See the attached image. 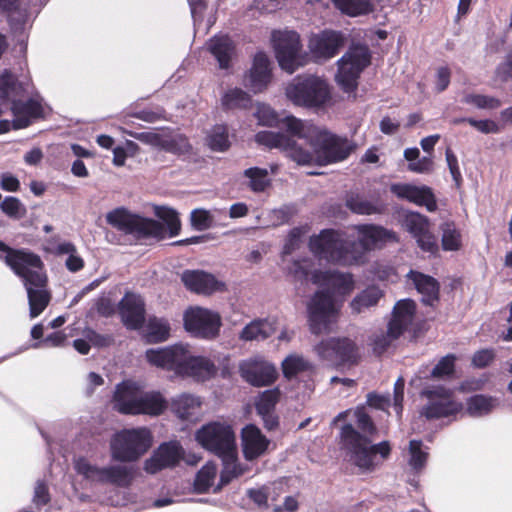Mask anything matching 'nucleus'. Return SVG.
I'll return each mask as SVG.
<instances>
[{"label":"nucleus","mask_w":512,"mask_h":512,"mask_svg":"<svg viewBox=\"0 0 512 512\" xmlns=\"http://www.w3.org/2000/svg\"><path fill=\"white\" fill-rule=\"evenodd\" d=\"M253 115L259 125L274 127L281 122L287 132L260 131L255 135L256 142L281 150L299 165L326 166L345 160L351 153L352 146L347 139L293 115L280 120L278 113L266 103H256Z\"/></svg>","instance_id":"f257e3e1"},{"label":"nucleus","mask_w":512,"mask_h":512,"mask_svg":"<svg viewBox=\"0 0 512 512\" xmlns=\"http://www.w3.org/2000/svg\"><path fill=\"white\" fill-rule=\"evenodd\" d=\"M358 242L348 240L340 231L324 229L309 239V249L313 255L340 266H358L366 262V254L388 242L397 241L396 234L382 226L373 224L355 227Z\"/></svg>","instance_id":"f03ea898"},{"label":"nucleus","mask_w":512,"mask_h":512,"mask_svg":"<svg viewBox=\"0 0 512 512\" xmlns=\"http://www.w3.org/2000/svg\"><path fill=\"white\" fill-rule=\"evenodd\" d=\"M310 281L322 288L307 304L310 330L314 334L328 333L338 318L340 304L337 297H344L354 290L353 275L337 270H315Z\"/></svg>","instance_id":"7ed1b4c3"},{"label":"nucleus","mask_w":512,"mask_h":512,"mask_svg":"<svg viewBox=\"0 0 512 512\" xmlns=\"http://www.w3.org/2000/svg\"><path fill=\"white\" fill-rule=\"evenodd\" d=\"M1 256L11 270L21 278L27 292L29 314L38 317L48 306L51 293L48 290V277L40 256L27 249H13L0 241Z\"/></svg>","instance_id":"20e7f679"},{"label":"nucleus","mask_w":512,"mask_h":512,"mask_svg":"<svg viewBox=\"0 0 512 512\" xmlns=\"http://www.w3.org/2000/svg\"><path fill=\"white\" fill-rule=\"evenodd\" d=\"M357 427L366 435L360 434L351 424L341 429L343 446L347 451V459L361 471L370 472L380 466L390 455L391 447L388 441L372 444L368 436L376 433V427L364 407L354 411Z\"/></svg>","instance_id":"39448f33"},{"label":"nucleus","mask_w":512,"mask_h":512,"mask_svg":"<svg viewBox=\"0 0 512 512\" xmlns=\"http://www.w3.org/2000/svg\"><path fill=\"white\" fill-rule=\"evenodd\" d=\"M195 439L203 448L222 459V484L229 483L247 471V468L238 462L236 437L229 424L220 421L207 423L196 431Z\"/></svg>","instance_id":"423d86ee"},{"label":"nucleus","mask_w":512,"mask_h":512,"mask_svg":"<svg viewBox=\"0 0 512 512\" xmlns=\"http://www.w3.org/2000/svg\"><path fill=\"white\" fill-rule=\"evenodd\" d=\"M285 96L295 106L321 109L331 101V87L323 77L298 75L286 85Z\"/></svg>","instance_id":"0eeeda50"},{"label":"nucleus","mask_w":512,"mask_h":512,"mask_svg":"<svg viewBox=\"0 0 512 512\" xmlns=\"http://www.w3.org/2000/svg\"><path fill=\"white\" fill-rule=\"evenodd\" d=\"M152 435L145 427L123 429L110 440V454L114 461L131 463L140 459L152 446Z\"/></svg>","instance_id":"6e6552de"},{"label":"nucleus","mask_w":512,"mask_h":512,"mask_svg":"<svg viewBox=\"0 0 512 512\" xmlns=\"http://www.w3.org/2000/svg\"><path fill=\"white\" fill-rule=\"evenodd\" d=\"M276 59L282 70L289 74L305 66L308 55L303 51L300 36L292 30H277L271 35Z\"/></svg>","instance_id":"1a4fd4ad"},{"label":"nucleus","mask_w":512,"mask_h":512,"mask_svg":"<svg viewBox=\"0 0 512 512\" xmlns=\"http://www.w3.org/2000/svg\"><path fill=\"white\" fill-rule=\"evenodd\" d=\"M371 54L365 45H353L337 61L335 81L345 93H352L358 86V78L369 66Z\"/></svg>","instance_id":"9d476101"},{"label":"nucleus","mask_w":512,"mask_h":512,"mask_svg":"<svg viewBox=\"0 0 512 512\" xmlns=\"http://www.w3.org/2000/svg\"><path fill=\"white\" fill-rule=\"evenodd\" d=\"M108 224L126 234L136 237L163 238L165 229L163 225L153 219L143 218L130 213L124 208H117L106 216Z\"/></svg>","instance_id":"9b49d317"},{"label":"nucleus","mask_w":512,"mask_h":512,"mask_svg":"<svg viewBox=\"0 0 512 512\" xmlns=\"http://www.w3.org/2000/svg\"><path fill=\"white\" fill-rule=\"evenodd\" d=\"M74 469L91 482L111 484L118 487H128L134 479L132 467L120 464L98 467L83 457L75 459Z\"/></svg>","instance_id":"f8f14e48"},{"label":"nucleus","mask_w":512,"mask_h":512,"mask_svg":"<svg viewBox=\"0 0 512 512\" xmlns=\"http://www.w3.org/2000/svg\"><path fill=\"white\" fill-rule=\"evenodd\" d=\"M415 303L410 299L400 300L393 309L392 318L388 323L386 333H380L373 338V350L381 354L412 324L415 314Z\"/></svg>","instance_id":"ddd939ff"},{"label":"nucleus","mask_w":512,"mask_h":512,"mask_svg":"<svg viewBox=\"0 0 512 512\" xmlns=\"http://www.w3.org/2000/svg\"><path fill=\"white\" fill-rule=\"evenodd\" d=\"M183 322L185 330L192 336L206 340L218 337L222 325L218 312L200 306L185 310Z\"/></svg>","instance_id":"4468645a"},{"label":"nucleus","mask_w":512,"mask_h":512,"mask_svg":"<svg viewBox=\"0 0 512 512\" xmlns=\"http://www.w3.org/2000/svg\"><path fill=\"white\" fill-rule=\"evenodd\" d=\"M317 355L334 366L356 365L360 359L359 347L349 338H330L314 348Z\"/></svg>","instance_id":"2eb2a0df"},{"label":"nucleus","mask_w":512,"mask_h":512,"mask_svg":"<svg viewBox=\"0 0 512 512\" xmlns=\"http://www.w3.org/2000/svg\"><path fill=\"white\" fill-rule=\"evenodd\" d=\"M238 368L242 379L254 387L270 386L278 378L276 366L260 355L242 360Z\"/></svg>","instance_id":"dca6fc26"},{"label":"nucleus","mask_w":512,"mask_h":512,"mask_svg":"<svg viewBox=\"0 0 512 512\" xmlns=\"http://www.w3.org/2000/svg\"><path fill=\"white\" fill-rule=\"evenodd\" d=\"M422 395L428 399L427 405L421 411V415L427 419L447 417L462 409V404L452 399L451 391L442 386L426 389Z\"/></svg>","instance_id":"f3484780"},{"label":"nucleus","mask_w":512,"mask_h":512,"mask_svg":"<svg viewBox=\"0 0 512 512\" xmlns=\"http://www.w3.org/2000/svg\"><path fill=\"white\" fill-rule=\"evenodd\" d=\"M179 361L177 375L205 382L217 374V367L212 360L204 356H193L183 345V356Z\"/></svg>","instance_id":"a211bd4d"},{"label":"nucleus","mask_w":512,"mask_h":512,"mask_svg":"<svg viewBox=\"0 0 512 512\" xmlns=\"http://www.w3.org/2000/svg\"><path fill=\"white\" fill-rule=\"evenodd\" d=\"M13 122L9 120L0 121V133L8 132L13 126L15 129L28 127L34 120L41 118L43 107L36 99H30L26 102L14 101L12 105Z\"/></svg>","instance_id":"6ab92c4d"},{"label":"nucleus","mask_w":512,"mask_h":512,"mask_svg":"<svg viewBox=\"0 0 512 512\" xmlns=\"http://www.w3.org/2000/svg\"><path fill=\"white\" fill-rule=\"evenodd\" d=\"M183 448L177 441L161 444L144 463V469L155 474L162 469L174 467L183 458Z\"/></svg>","instance_id":"aec40b11"},{"label":"nucleus","mask_w":512,"mask_h":512,"mask_svg":"<svg viewBox=\"0 0 512 512\" xmlns=\"http://www.w3.org/2000/svg\"><path fill=\"white\" fill-rule=\"evenodd\" d=\"M168 407L180 420L195 423L203 416V398L192 393H180L171 398Z\"/></svg>","instance_id":"412c9836"},{"label":"nucleus","mask_w":512,"mask_h":512,"mask_svg":"<svg viewBox=\"0 0 512 512\" xmlns=\"http://www.w3.org/2000/svg\"><path fill=\"white\" fill-rule=\"evenodd\" d=\"M271 79V62L265 53L258 52L254 56L249 72L245 75L244 85L257 94L267 89Z\"/></svg>","instance_id":"4be33fe9"},{"label":"nucleus","mask_w":512,"mask_h":512,"mask_svg":"<svg viewBox=\"0 0 512 512\" xmlns=\"http://www.w3.org/2000/svg\"><path fill=\"white\" fill-rule=\"evenodd\" d=\"M342 45L343 39L340 33L323 31L310 38L308 47L315 61L323 62L334 57Z\"/></svg>","instance_id":"5701e85b"},{"label":"nucleus","mask_w":512,"mask_h":512,"mask_svg":"<svg viewBox=\"0 0 512 512\" xmlns=\"http://www.w3.org/2000/svg\"><path fill=\"white\" fill-rule=\"evenodd\" d=\"M181 279L185 287L197 294L211 295L225 291L226 285L214 275L200 270H186Z\"/></svg>","instance_id":"b1692460"},{"label":"nucleus","mask_w":512,"mask_h":512,"mask_svg":"<svg viewBox=\"0 0 512 512\" xmlns=\"http://www.w3.org/2000/svg\"><path fill=\"white\" fill-rule=\"evenodd\" d=\"M270 440L253 424L246 425L241 431V447L244 458L253 461L268 450Z\"/></svg>","instance_id":"393cba45"},{"label":"nucleus","mask_w":512,"mask_h":512,"mask_svg":"<svg viewBox=\"0 0 512 512\" xmlns=\"http://www.w3.org/2000/svg\"><path fill=\"white\" fill-rule=\"evenodd\" d=\"M390 190L398 198L425 206L430 212L435 211L437 208L435 197L429 187H419L411 184H392Z\"/></svg>","instance_id":"a878e982"},{"label":"nucleus","mask_w":512,"mask_h":512,"mask_svg":"<svg viewBox=\"0 0 512 512\" xmlns=\"http://www.w3.org/2000/svg\"><path fill=\"white\" fill-rule=\"evenodd\" d=\"M141 389L131 381L119 384L114 394V408L122 414L137 415Z\"/></svg>","instance_id":"bb28decb"},{"label":"nucleus","mask_w":512,"mask_h":512,"mask_svg":"<svg viewBox=\"0 0 512 512\" xmlns=\"http://www.w3.org/2000/svg\"><path fill=\"white\" fill-rule=\"evenodd\" d=\"M124 325L129 329H139L144 322V301L136 294L127 293L119 304Z\"/></svg>","instance_id":"cd10ccee"},{"label":"nucleus","mask_w":512,"mask_h":512,"mask_svg":"<svg viewBox=\"0 0 512 512\" xmlns=\"http://www.w3.org/2000/svg\"><path fill=\"white\" fill-rule=\"evenodd\" d=\"M183 356V345H173L161 349H149L146 351L147 361L157 367L177 373L179 361Z\"/></svg>","instance_id":"c85d7f7f"},{"label":"nucleus","mask_w":512,"mask_h":512,"mask_svg":"<svg viewBox=\"0 0 512 512\" xmlns=\"http://www.w3.org/2000/svg\"><path fill=\"white\" fill-rule=\"evenodd\" d=\"M407 277L422 295L425 304L432 305L438 300L439 284L433 277L415 271H410Z\"/></svg>","instance_id":"c756f323"},{"label":"nucleus","mask_w":512,"mask_h":512,"mask_svg":"<svg viewBox=\"0 0 512 512\" xmlns=\"http://www.w3.org/2000/svg\"><path fill=\"white\" fill-rule=\"evenodd\" d=\"M208 45V50L215 57L220 69H228L234 55V44L228 36H215Z\"/></svg>","instance_id":"7c9ffc66"},{"label":"nucleus","mask_w":512,"mask_h":512,"mask_svg":"<svg viewBox=\"0 0 512 512\" xmlns=\"http://www.w3.org/2000/svg\"><path fill=\"white\" fill-rule=\"evenodd\" d=\"M169 402L159 391H141L140 402L137 408L138 414L158 416L168 408Z\"/></svg>","instance_id":"2f4dec72"},{"label":"nucleus","mask_w":512,"mask_h":512,"mask_svg":"<svg viewBox=\"0 0 512 512\" xmlns=\"http://www.w3.org/2000/svg\"><path fill=\"white\" fill-rule=\"evenodd\" d=\"M276 331V321L259 319L251 321L240 333V339L244 341L264 340Z\"/></svg>","instance_id":"473e14b6"},{"label":"nucleus","mask_w":512,"mask_h":512,"mask_svg":"<svg viewBox=\"0 0 512 512\" xmlns=\"http://www.w3.org/2000/svg\"><path fill=\"white\" fill-rule=\"evenodd\" d=\"M30 87H32V82L29 78L17 81L8 70L0 75V99L29 93Z\"/></svg>","instance_id":"72a5a7b5"},{"label":"nucleus","mask_w":512,"mask_h":512,"mask_svg":"<svg viewBox=\"0 0 512 512\" xmlns=\"http://www.w3.org/2000/svg\"><path fill=\"white\" fill-rule=\"evenodd\" d=\"M160 150L180 156L189 154L192 146L184 135L163 131Z\"/></svg>","instance_id":"f704fd0d"},{"label":"nucleus","mask_w":512,"mask_h":512,"mask_svg":"<svg viewBox=\"0 0 512 512\" xmlns=\"http://www.w3.org/2000/svg\"><path fill=\"white\" fill-rule=\"evenodd\" d=\"M170 324L166 319L150 317L144 326V335L148 342L166 341L170 336Z\"/></svg>","instance_id":"c9c22d12"},{"label":"nucleus","mask_w":512,"mask_h":512,"mask_svg":"<svg viewBox=\"0 0 512 512\" xmlns=\"http://www.w3.org/2000/svg\"><path fill=\"white\" fill-rule=\"evenodd\" d=\"M381 297L382 291L379 288L375 286L368 287L351 301L350 307L352 312L355 314L364 312L366 309L375 306Z\"/></svg>","instance_id":"e433bc0d"},{"label":"nucleus","mask_w":512,"mask_h":512,"mask_svg":"<svg viewBox=\"0 0 512 512\" xmlns=\"http://www.w3.org/2000/svg\"><path fill=\"white\" fill-rule=\"evenodd\" d=\"M281 368L284 377L291 379L299 373L311 370L312 364L303 355L292 353L282 361Z\"/></svg>","instance_id":"4c0bfd02"},{"label":"nucleus","mask_w":512,"mask_h":512,"mask_svg":"<svg viewBox=\"0 0 512 512\" xmlns=\"http://www.w3.org/2000/svg\"><path fill=\"white\" fill-rule=\"evenodd\" d=\"M347 207L360 215H372L382 213L384 206L378 201H370L361 196H351L346 201Z\"/></svg>","instance_id":"58836bf2"},{"label":"nucleus","mask_w":512,"mask_h":512,"mask_svg":"<svg viewBox=\"0 0 512 512\" xmlns=\"http://www.w3.org/2000/svg\"><path fill=\"white\" fill-rule=\"evenodd\" d=\"M498 406L496 399L484 395L471 397L467 402V411L471 416L480 417L490 413Z\"/></svg>","instance_id":"ea45409f"},{"label":"nucleus","mask_w":512,"mask_h":512,"mask_svg":"<svg viewBox=\"0 0 512 512\" xmlns=\"http://www.w3.org/2000/svg\"><path fill=\"white\" fill-rule=\"evenodd\" d=\"M442 248L445 251H458L462 246V235L453 222H446L441 226Z\"/></svg>","instance_id":"a19ab883"},{"label":"nucleus","mask_w":512,"mask_h":512,"mask_svg":"<svg viewBox=\"0 0 512 512\" xmlns=\"http://www.w3.org/2000/svg\"><path fill=\"white\" fill-rule=\"evenodd\" d=\"M333 2L341 12L352 17L365 15L373 10L368 0H333Z\"/></svg>","instance_id":"79ce46f5"},{"label":"nucleus","mask_w":512,"mask_h":512,"mask_svg":"<svg viewBox=\"0 0 512 512\" xmlns=\"http://www.w3.org/2000/svg\"><path fill=\"white\" fill-rule=\"evenodd\" d=\"M206 143L213 151L223 152L227 150L230 145L227 128L223 125L214 126L207 134Z\"/></svg>","instance_id":"37998d69"},{"label":"nucleus","mask_w":512,"mask_h":512,"mask_svg":"<svg viewBox=\"0 0 512 512\" xmlns=\"http://www.w3.org/2000/svg\"><path fill=\"white\" fill-rule=\"evenodd\" d=\"M281 391L279 388H273L263 391L256 400V410L260 416L272 413L275 405L279 401Z\"/></svg>","instance_id":"c03bdc74"},{"label":"nucleus","mask_w":512,"mask_h":512,"mask_svg":"<svg viewBox=\"0 0 512 512\" xmlns=\"http://www.w3.org/2000/svg\"><path fill=\"white\" fill-rule=\"evenodd\" d=\"M250 101L249 94L240 88L228 89L221 98V103L225 109L245 108Z\"/></svg>","instance_id":"a18cd8bd"},{"label":"nucleus","mask_w":512,"mask_h":512,"mask_svg":"<svg viewBox=\"0 0 512 512\" xmlns=\"http://www.w3.org/2000/svg\"><path fill=\"white\" fill-rule=\"evenodd\" d=\"M245 176L249 179V187L254 192H262L269 185L268 171L258 167L246 169Z\"/></svg>","instance_id":"49530a36"},{"label":"nucleus","mask_w":512,"mask_h":512,"mask_svg":"<svg viewBox=\"0 0 512 512\" xmlns=\"http://www.w3.org/2000/svg\"><path fill=\"white\" fill-rule=\"evenodd\" d=\"M217 468L213 463H207L197 473L194 482L195 489L198 492H206L213 484L216 477Z\"/></svg>","instance_id":"de8ad7c7"},{"label":"nucleus","mask_w":512,"mask_h":512,"mask_svg":"<svg viewBox=\"0 0 512 512\" xmlns=\"http://www.w3.org/2000/svg\"><path fill=\"white\" fill-rule=\"evenodd\" d=\"M1 211L12 219H21L26 213L25 205L16 197L7 196L0 203Z\"/></svg>","instance_id":"09e8293b"},{"label":"nucleus","mask_w":512,"mask_h":512,"mask_svg":"<svg viewBox=\"0 0 512 512\" xmlns=\"http://www.w3.org/2000/svg\"><path fill=\"white\" fill-rule=\"evenodd\" d=\"M462 102L478 109H496L501 105L500 100L495 97L473 93L465 94Z\"/></svg>","instance_id":"8fccbe9b"},{"label":"nucleus","mask_w":512,"mask_h":512,"mask_svg":"<svg viewBox=\"0 0 512 512\" xmlns=\"http://www.w3.org/2000/svg\"><path fill=\"white\" fill-rule=\"evenodd\" d=\"M156 215L166 223L170 236H176L179 234L181 223L178 213L174 209L168 207H157Z\"/></svg>","instance_id":"3c124183"},{"label":"nucleus","mask_w":512,"mask_h":512,"mask_svg":"<svg viewBox=\"0 0 512 512\" xmlns=\"http://www.w3.org/2000/svg\"><path fill=\"white\" fill-rule=\"evenodd\" d=\"M309 231L308 226L293 228L286 239L283 247V255H289L300 248L302 237Z\"/></svg>","instance_id":"603ef678"},{"label":"nucleus","mask_w":512,"mask_h":512,"mask_svg":"<svg viewBox=\"0 0 512 512\" xmlns=\"http://www.w3.org/2000/svg\"><path fill=\"white\" fill-rule=\"evenodd\" d=\"M191 225L195 230L204 231L213 224V215L205 209H194L190 215Z\"/></svg>","instance_id":"864d4df0"},{"label":"nucleus","mask_w":512,"mask_h":512,"mask_svg":"<svg viewBox=\"0 0 512 512\" xmlns=\"http://www.w3.org/2000/svg\"><path fill=\"white\" fill-rule=\"evenodd\" d=\"M421 446L422 442L417 440H411L409 444V450L411 454L409 464L415 470L422 469L428 457V453L422 451Z\"/></svg>","instance_id":"5fc2aeb1"},{"label":"nucleus","mask_w":512,"mask_h":512,"mask_svg":"<svg viewBox=\"0 0 512 512\" xmlns=\"http://www.w3.org/2000/svg\"><path fill=\"white\" fill-rule=\"evenodd\" d=\"M405 225L407 227V230L412 234V236L415 239L429 230L426 218L419 214H411L407 216L405 220Z\"/></svg>","instance_id":"6e6d98bb"},{"label":"nucleus","mask_w":512,"mask_h":512,"mask_svg":"<svg viewBox=\"0 0 512 512\" xmlns=\"http://www.w3.org/2000/svg\"><path fill=\"white\" fill-rule=\"evenodd\" d=\"M271 491L275 492L273 487L264 485L259 488L249 489L247 495L259 508H268L271 507V504H269V493Z\"/></svg>","instance_id":"4d7b16f0"},{"label":"nucleus","mask_w":512,"mask_h":512,"mask_svg":"<svg viewBox=\"0 0 512 512\" xmlns=\"http://www.w3.org/2000/svg\"><path fill=\"white\" fill-rule=\"evenodd\" d=\"M455 356L446 355L438 364L433 368L431 376L434 378H441L453 373L454 371Z\"/></svg>","instance_id":"13d9d810"},{"label":"nucleus","mask_w":512,"mask_h":512,"mask_svg":"<svg viewBox=\"0 0 512 512\" xmlns=\"http://www.w3.org/2000/svg\"><path fill=\"white\" fill-rule=\"evenodd\" d=\"M128 134L139 140L140 142L150 145L154 148L160 149L161 148V142H162V136L163 131L161 132H128Z\"/></svg>","instance_id":"bf43d9fd"},{"label":"nucleus","mask_w":512,"mask_h":512,"mask_svg":"<svg viewBox=\"0 0 512 512\" xmlns=\"http://www.w3.org/2000/svg\"><path fill=\"white\" fill-rule=\"evenodd\" d=\"M309 264L308 259L294 260L288 267V273L297 280H306L309 276Z\"/></svg>","instance_id":"052dcab7"},{"label":"nucleus","mask_w":512,"mask_h":512,"mask_svg":"<svg viewBox=\"0 0 512 512\" xmlns=\"http://www.w3.org/2000/svg\"><path fill=\"white\" fill-rule=\"evenodd\" d=\"M445 156H446V162H447L448 168L450 170L451 176H452L456 186L459 187L461 184V181H462V175H461L460 168L458 165V159H457L456 155L452 152L451 149L446 150Z\"/></svg>","instance_id":"680f3d73"},{"label":"nucleus","mask_w":512,"mask_h":512,"mask_svg":"<svg viewBox=\"0 0 512 512\" xmlns=\"http://www.w3.org/2000/svg\"><path fill=\"white\" fill-rule=\"evenodd\" d=\"M433 159L431 156H424L408 164V170L414 173L424 174L433 170Z\"/></svg>","instance_id":"e2e57ef3"},{"label":"nucleus","mask_w":512,"mask_h":512,"mask_svg":"<svg viewBox=\"0 0 512 512\" xmlns=\"http://www.w3.org/2000/svg\"><path fill=\"white\" fill-rule=\"evenodd\" d=\"M451 71L448 67H439L435 75V90L441 93L446 90L450 84Z\"/></svg>","instance_id":"0e129e2a"},{"label":"nucleus","mask_w":512,"mask_h":512,"mask_svg":"<svg viewBox=\"0 0 512 512\" xmlns=\"http://www.w3.org/2000/svg\"><path fill=\"white\" fill-rule=\"evenodd\" d=\"M416 242L418 246L425 252L434 254L438 251V244L436 239L429 230L423 233V235L417 237Z\"/></svg>","instance_id":"69168bd1"},{"label":"nucleus","mask_w":512,"mask_h":512,"mask_svg":"<svg viewBox=\"0 0 512 512\" xmlns=\"http://www.w3.org/2000/svg\"><path fill=\"white\" fill-rule=\"evenodd\" d=\"M467 123L485 134L498 133L500 131L497 123L492 120H476L473 118H468Z\"/></svg>","instance_id":"338daca9"},{"label":"nucleus","mask_w":512,"mask_h":512,"mask_svg":"<svg viewBox=\"0 0 512 512\" xmlns=\"http://www.w3.org/2000/svg\"><path fill=\"white\" fill-rule=\"evenodd\" d=\"M495 358L493 349H482L477 351L472 357V363L477 368L486 367Z\"/></svg>","instance_id":"774afa93"}]
</instances>
